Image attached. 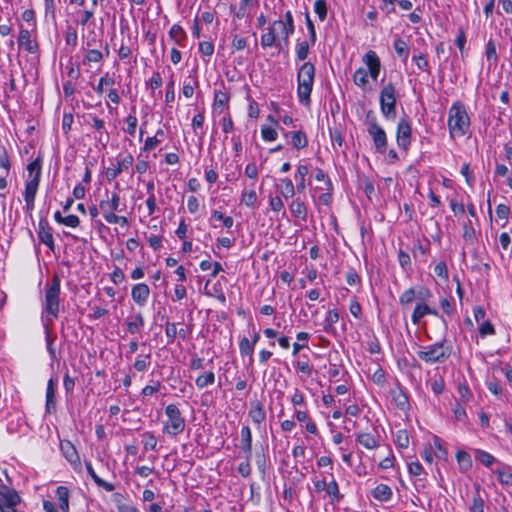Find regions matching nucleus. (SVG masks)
Returning a JSON list of instances; mask_svg holds the SVG:
<instances>
[{"instance_id": "obj_47", "label": "nucleus", "mask_w": 512, "mask_h": 512, "mask_svg": "<svg viewBox=\"0 0 512 512\" xmlns=\"http://www.w3.org/2000/svg\"><path fill=\"white\" fill-rule=\"evenodd\" d=\"M257 199L258 196L254 189L245 190L241 194L240 203L251 208L255 206Z\"/></svg>"}, {"instance_id": "obj_51", "label": "nucleus", "mask_w": 512, "mask_h": 512, "mask_svg": "<svg viewBox=\"0 0 512 512\" xmlns=\"http://www.w3.org/2000/svg\"><path fill=\"white\" fill-rule=\"evenodd\" d=\"M125 123L127 127L124 129V131L130 136H134L138 125L137 117L135 115L130 114L125 118Z\"/></svg>"}, {"instance_id": "obj_20", "label": "nucleus", "mask_w": 512, "mask_h": 512, "mask_svg": "<svg viewBox=\"0 0 512 512\" xmlns=\"http://www.w3.org/2000/svg\"><path fill=\"white\" fill-rule=\"evenodd\" d=\"M293 17L291 12H286L283 19L276 20L273 22L270 32H293Z\"/></svg>"}, {"instance_id": "obj_35", "label": "nucleus", "mask_w": 512, "mask_h": 512, "mask_svg": "<svg viewBox=\"0 0 512 512\" xmlns=\"http://www.w3.org/2000/svg\"><path fill=\"white\" fill-rule=\"evenodd\" d=\"M456 460L459 466V470L461 472H467L472 468V458L471 456L464 450H459L456 453Z\"/></svg>"}, {"instance_id": "obj_64", "label": "nucleus", "mask_w": 512, "mask_h": 512, "mask_svg": "<svg viewBox=\"0 0 512 512\" xmlns=\"http://www.w3.org/2000/svg\"><path fill=\"white\" fill-rule=\"evenodd\" d=\"M470 509H471V512H485L484 511V501L480 497L479 494L474 496Z\"/></svg>"}, {"instance_id": "obj_3", "label": "nucleus", "mask_w": 512, "mask_h": 512, "mask_svg": "<svg viewBox=\"0 0 512 512\" xmlns=\"http://www.w3.org/2000/svg\"><path fill=\"white\" fill-rule=\"evenodd\" d=\"M363 62L367 69L360 67L353 74L354 84L361 89L365 90L368 85V75L373 80H376L380 74L381 63L375 51H368L364 57Z\"/></svg>"}, {"instance_id": "obj_33", "label": "nucleus", "mask_w": 512, "mask_h": 512, "mask_svg": "<svg viewBox=\"0 0 512 512\" xmlns=\"http://www.w3.org/2000/svg\"><path fill=\"white\" fill-rule=\"evenodd\" d=\"M392 495V489L386 484H379L372 491V496L381 502L389 501Z\"/></svg>"}, {"instance_id": "obj_58", "label": "nucleus", "mask_w": 512, "mask_h": 512, "mask_svg": "<svg viewBox=\"0 0 512 512\" xmlns=\"http://www.w3.org/2000/svg\"><path fill=\"white\" fill-rule=\"evenodd\" d=\"M479 334L481 337H486L488 335H494L495 329L492 323L489 320L483 321L479 326Z\"/></svg>"}, {"instance_id": "obj_7", "label": "nucleus", "mask_w": 512, "mask_h": 512, "mask_svg": "<svg viewBox=\"0 0 512 512\" xmlns=\"http://www.w3.org/2000/svg\"><path fill=\"white\" fill-rule=\"evenodd\" d=\"M165 416L166 420L163 425L164 433L171 436H177L184 431L186 421L175 404H169L166 406Z\"/></svg>"}, {"instance_id": "obj_62", "label": "nucleus", "mask_w": 512, "mask_h": 512, "mask_svg": "<svg viewBox=\"0 0 512 512\" xmlns=\"http://www.w3.org/2000/svg\"><path fill=\"white\" fill-rule=\"evenodd\" d=\"M232 45L236 50H243L247 45V38L243 34H234Z\"/></svg>"}, {"instance_id": "obj_42", "label": "nucleus", "mask_w": 512, "mask_h": 512, "mask_svg": "<svg viewBox=\"0 0 512 512\" xmlns=\"http://www.w3.org/2000/svg\"><path fill=\"white\" fill-rule=\"evenodd\" d=\"M248 414L251 420L256 424L262 423L266 417L265 411L260 403L253 404Z\"/></svg>"}, {"instance_id": "obj_5", "label": "nucleus", "mask_w": 512, "mask_h": 512, "mask_svg": "<svg viewBox=\"0 0 512 512\" xmlns=\"http://www.w3.org/2000/svg\"><path fill=\"white\" fill-rule=\"evenodd\" d=\"M417 355L422 361L428 364L442 363L450 357L451 347L447 345L444 340L421 347Z\"/></svg>"}, {"instance_id": "obj_34", "label": "nucleus", "mask_w": 512, "mask_h": 512, "mask_svg": "<svg viewBox=\"0 0 512 512\" xmlns=\"http://www.w3.org/2000/svg\"><path fill=\"white\" fill-rule=\"evenodd\" d=\"M392 399L395 405L402 411L409 408V400L407 394L401 389L392 390Z\"/></svg>"}, {"instance_id": "obj_13", "label": "nucleus", "mask_w": 512, "mask_h": 512, "mask_svg": "<svg viewBox=\"0 0 512 512\" xmlns=\"http://www.w3.org/2000/svg\"><path fill=\"white\" fill-rule=\"evenodd\" d=\"M411 131L410 122L406 118L400 119L397 124L396 142L403 150H407L411 144Z\"/></svg>"}, {"instance_id": "obj_36", "label": "nucleus", "mask_w": 512, "mask_h": 512, "mask_svg": "<svg viewBox=\"0 0 512 512\" xmlns=\"http://www.w3.org/2000/svg\"><path fill=\"white\" fill-rule=\"evenodd\" d=\"M136 45L135 42H133L131 36L128 34L126 37H122L121 40V46L118 50V55L120 59H126L131 55L132 49Z\"/></svg>"}, {"instance_id": "obj_54", "label": "nucleus", "mask_w": 512, "mask_h": 512, "mask_svg": "<svg viewBox=\"0 0 512 512\" xmlns=\"http://www.w3.org/2000/svg\"><path fill=\"white\" fill-rule=\"evenodd\" d=\"M143 444L145 450H155L157 447V439L151 432H145L143 434Z\"/></svg>"}, {"instance_id": "obj_24", "label": "nucleus", "mask_w": 512, "mask_h": 512, "mask_svg": "<svg viewBox=\"0 0 512 512\" xmlns=\"http://www.w3.org/2000/svg\"><path fill=\"white\" fill-rule=\"evenodd\" d=\"M17 41L19 47L29 53H36L38 50V43L36 41L35 34H19Z\"/></svg>"}, {"instance_id": "obj_52", "label": "nucleus", "mask_w": 512, "mask_h": 512, "mask_svg": "<svg viewBox=\"0 0 512 512\" xmlns=\"http://www.w3.org/2000/svg\"><path fill=\"white\" fill-rule=\"evenodd\" d=\"M394 48H395L396 53L400 57H402L404 61H406L408 58V54H409V50H408L406 42H404L401 39H396L394 42Z\"/></svg>"}, {"instance_id": "obj_30", "label": "nucleus", "mask_w": 512, "mask_h": 512, "mask_svg": "<svg viewBox=\"0 0 512 512\" xmlns=\"http://www.w3.org/2000/svg\"><path fill=\"white\" fill-rule=\"evenodd\" d=\"M56 500L59 508L63 512L69 511V490L65 486H58L55 491Z\"/></svg>"}, {"instance_id": "obj_25", "label": "nucleus", "mask_w": 512, "mask_h": 512, "mask_svg": "<svg viewBox=\"0 0 512 512\" xmlns=\"http://www.w3.org/2000/svg\"><path fill=\"white\" fill-rule=\"evenodd\" d=\"M356 441L368 450H373L379 447V440L372 433L360 432L356 435Z\"/></svg>"}, {"instance_id": "obj_23", "label": "nucleus", "mask_w": 512, "mask_h": 512, "mask_svg": "<svg viewBox=\"0 0 512 512\" xmlns=\"http://www.w3.org/2000/svg\"><path fill=\"white\" fill-rule=\"evenodd\" d=\"M88 118L91 120V125L94 129H96L99 133V137L97 138L99 142L106 146L109 136L108 132L105 129V122L95 115H88Z\"/></svg>"}, {"instance_id": "obj_19", "label": "nucleus", "mask_w": 512, "mask_h": 512, "mask_svg": "<svg viewBox=\"0 0 512 512\" xmlns=\"http://www.w3.org/2000/svg\"><path fill=\"white\" fill-rule=\"evenodd\" d=\"M230 95L225 91H215L213 102V113L222 114L228 109Z\"/></svg>"}, {"instance_id": "obj_27", "label": "nucleus", "mask_w": 512, "mask_h": 512, "mask_svg": "<svg viewBox=\"0 0 512 512\" xmlns=\"http://www.w3.org/2000/svg\"><path fill=\"white\" fill-rule=\"evenodd\" d=\"M284 137L290 138V144L298 150L308 145L306 134L302 131L285 132Z\"/></svg>"}, {"instance_id": "obj_43", "label": "nucleus", "mask_w": 512, "mask_h": 512, "mask_svg": "<svg viewBox=\"0 0 512 512\" xmlns=\"http://www.w3.org/2000/svg\"><path fill=\"white\" fill-rule=\"evenodd\" d=\"M295 369L306 375L310 376L313 371V366L310 364L309 359L307 355H302L295 363H294Z\"/></svg>"}, {"instance_id": "obj_4", "label": "nucleus", "mask_w": 512, "mask_h": 512, "mask_svg": "<svg viewBox=\"0 0 512 512\" xmlns=\"http://www.w3.org/2000/svg\"><path fill=\"white\" fill-rule=\"evenodd\" d=\"M314 76H315V67L310 62L304 63L298 71L297 95H298L299 101L302 104L308 105L310 102V95H311L312 88H313Z\"/></svg>"}, {"instance_id": "obj_17", "label": "nucleus", "mask_w": 512, "mask_h": 512, "mask_svg": "<svg viewBox=\"0 0 512 512\" xmlns=\"http://www.w3.org/2000/svg\"><path fill=\"white\" fill-rule=\"evenodd\" d=\"M150 296V289L145 283L135 284L131 289V297L138 306H144Z\"/></svg>"}, {"instance_id": "obj_28", "label": "nucleus", "mask_w": 512, "mask_h": 512, "mask_svg": "<svg viewBox=\"0 0 512 512\" xmlns=\"http://www.w3.org/2000/svg\"><path fill=\"white\" fill-rule=\"evenodd\" d=\"M241 450L245 453L246 458L250 459L252 454V433L248 426L241 429Z\"/></svg>"}, {"instance_id": "obj_44", "label": "nucleus", "mask_w": 512, "mask_h": 512, "mask_svg": "<svg viewBox=\"0 0 512 512\" xmlns=\"http://www.w3.org/2000/svg\"><path fill=\"white\" fill-rule=\"evenodd\" d=\"M280 182L283 187L280 190L281 195L285 199L293 198L297 189H296V185L293 184L292 180L290 178H283L280 180Z\"/></svg>"}, {"instance_id": "obj_11", "label": "nucleus", "mask_w": 512, "mask_h": 512, "mask_svg": "<svg viewBox=\"0 0 512 512\" xmlns=\"http://www.w3.org/2000/svg\"><path fill=\"white\" fill-rule=\"evenodd\" d=\"M20 503V496L18 493L9 488L2 487L0 489V511L1 512H18L15 507Z\"/></svg>"}, {"instance_id": "obj_61", "label": "nucleus", "mask_w": 512, "mask_h": 512, "mask_svg": "<svg viewBox=\"0 0 512 512\" xmlns=\"http://www.w3.org/2000/svg\"><path fill=\"white\" fill-rule=\"evenodd\" d=\"M199 51L205 57H210L214 52V45L211 41H201L199 43Z\"/></svg>"}, {"instance_id": "obj_45", "label": "nucleus", "mask_w": 512, "mask_h": 512, "mask_svg": "<svg viewBox=\"0 0 512 512\" xmlns=\"http://www.w3.org/2000/svg\"><path fill=\"white\" fill-rule=\"evenodd\" d=\"M163 138L164 131L162 129H158L153 137H148L145 140L143 147L144 151H151L156 148L157 145L162 142Z\"/></svg>"}, {"instance_id": "obj_37", "label": "nucleus", "mask_w": 512, "mask_h": 512, "mask_svg": "<svg viewBox=\"0 0 512 512\" xmlns=\"http://www.w3.org/2000/svg\"><path fill=\"white\" fill-rule=\"evenodd\" d=\"M258 6V0H241L238 9L235 11V16L239 19L244 18L250 14V11Z\"/></svg>"}, {"instance_id": "obj_18", "label": "nucleus", "mask_w": 512, "mask_h": 512, "mask_svg": "<svg viewBox=\"0 0 512 512\" xmlns=\"http://www.w3.org/2000/svg\"><path fill=\"white\" fill-rule=\"evenodd\" d=\"M289 210L293 217L301 219L302 221L307 220L308 208L300 197L292 199L289 203Z\"/></svg>"}, {"instance_id": "obj_38", "label": "nucleus", "mask_w": 512, "mask_h": 512, "mask_svg": "<svg viewBox=\"0 0 512 512\" xmlns=\"http://www.w3.org/2000/svg\"><path fill=\"white\" fill-rule=\"evenodd\" d=\"M215 383V374L213 371H207L197 376L195 385L198 389H204Z\"/></svg>"}, {"instance_id": "obj_50", "label": "nucleus", "mask_w": 512, "mask_h": 512, "mask_svg": "<svg viewBox=\"0 0 512 512\" xmlns=\"http://www.w3.org/2000/svg\"><path fill=\"white\" fill-rule=\"evenodd\" d=\"M269 207L273 212H282V216H286V212L284 210V203L279 196H273L269 198Z\"/></svg>"}, {"instance_id": "obj_29", "label": "nucleus", "mask_w": 512, "mask_h": 512, "mask_svg": "<svg viewBox=\"0 0 512 512\" xmlns=\"http://www.w3.org/2000/svg\"><path fill=\"white\" fill-rule=\"evenodd\" d=\"M38 237L39 240L47 245L50 250H54V239L51 228L46 223H39Z\"/></svg>"}, {"instance_id": "obj_12", "label": "nucleus", "mask_w": 512, "mask_h": 512, "mask_svg": "<svg viewBox=\"0 0 512 512\" xmlns=\"http://www.w3.org/2000/svg\"><path fill=\"white\" fill-rule=\"evenodd\" d=\"M105 199H102L99 203V209L106 220L108 222L111 218V216L115 215V211H119L120 207V196L117 192L111 193L109 195L108 193L105 194Z\"/></svg>"}, {"instance_id": "obj_15", "label": "nucleus", "mask_w": 512, "mask_h": 512, "mask_svg": "<svg viewBox=\"0 0 512 512\" xmlns=\"http://www.w3.org/2000/svg\"><path fill=\"white\" fill-rule=\"evenodd\" d=\"M426 315H434L436 317L439 316L438 312L435 309H432L427 303L426 300H419L416 303V306L411 315V321L413 324L418 325L423 317Z\"/></svg>"}, {"instance_id": "obj_49", "label": "nucleus", "mask_w": 512, "mask_h": 512, "mask_svg": "<svg viewBox=\"0 0 512 512\" xmlns=\"http://www.w3.org/2000/svg\"><path fill=\"white\" fill-rule=\"evenodd\" d=\"M296 337L302 343L295 342L293 344V351H292L293 356H297L303 348L307 347V342L309 340L310 335L307 332H299V333H297Z\"/></svg>"}, {"instance_id": "obj_57", "label": "nucleus", "mask_w": 512, "mask_h": 512, "mask_svg": "<svg viewBox=\"0 0 512 512\" xmlns=\"http://www.w3.org/2000/svg\"><path fill=\"white\" fill-rule=\"evenodd\" d=\"M434 273L437 277L446 281L449 276L446 263L444 261L437 263L434 267Z\"/></svg>"}, {"instance_id": "obj_32", "label": "nucleus", "mask_w": 512, "mask_h": 512, "mask_svg": "<svg viewBox=\"0 0 512 512\" xmlns=\"http://www.w3.org/2000/svg\"><path fill=\"white\" fill-rule=\"evenodd\" d=\"M325 492L332 504L338 503L343 497V495L340 493L338 483L334 477H332V479L327 483Z\"/></svg>"}, {"instance_id": "obj_6", "label": "nucleus", "mask_w": 512, "mask_h": 512, "mask_svg": "<svg viewBox=\"0 0 512 512\" xmlns=\"http://www.w3.org/2000/svg\"><path fill=\"white\" fill-rule=\"evenodd\" d=\"M27 170L28 178L25 183L24 200L26 203V208L28 210H33L35 196L40 182L41 166L37 161H34L28 165Z\"/></svg>"}, {"instance_id": "obj_16", "label": "nucleus", "mask_w": 512, "mask_h": 512, "mask_svg": "<svg viewBox=\"0 0 512 512\" xmlns=\"http://www.w3.org/2000/svg\"><path fill=\"white\" fill-rule=\"evenodd\" d=\"M134 162V158L131 154L126 155L123 159L117 162L116 167H109L106 170V177L109 181L114 180L122 172L127 171Z\"/></svg>"}, {"instance_id": "obj_31", "label": "nucleus", "mask_w": 512, "mask_h": 512, "mask_svg": "<svg viewBox=\"0 0 512 512\" xmlns=\"http://www.w3.org/2000/svg\"><path fill=\"white\" fill-rule=\"evenodd\" d=\"M85 466L88 474L99 487H102L107 492H111L115 489V486L112 483L104 481L96 474L90 461H85Z\"/></svg>"}, {"instance_id": "obj_39", "label": "nucleus", "mask_w": 512, "mask_h": 512, "mask_svg": "<svg viewBox=\"0 0 512 512\" xmlns=\"http://www.w3.org/2000/svg\"><path fill=\"white\" fill-rule=\"evenodd\" d=\"M498 476L502 485L512 486V468L504 465L502 468L493 471Z\"/></svg>"}, {"instance_id": "obj_63", "label": "nucleus", "mask_w": 512, "mask_h": 512, "mask_svg": "<svg viewBox=\"0 0 512 512\" xmlns=\"http://www.w3.org/2000/svg\"><path fill=\"white\" fill-rule=\"evenodd\" d=\"M499 242H500L501 248L504 251L512 252L511 237L507 232H503L500 234Z\"/></svg>"}, {"instance_id": "obj_56", "label": "nucleus", "mask_w": 512, "mask_h": 512, "mask_svg": "<svg viewBox=\"0 0 512 512\" xmlns=\"http://www.w3.org/2000/svg\"><path fill=\"white\" fill-rule=\"evenodd\" d=\"M309 52V44L306 41L298 42L296 55L297 59L303 61L307 58Z\"/></svg>"}, {"instance_id": "obj_41", "label": "nucleus", "mask_w": 512, "mask_h": 512, "mask_svg": "<svg viewBox=\"0 0 512 512\" xmlns=\"http://www.w3.org/2000/svg\"><path fill=\"white\" fill-rule=\"evenodd\" d=\"M255 346L253 343L250 342V339L243 337L239 341V350L240 354L242 356H248L249 357V363H253V353H254Z\"/></svg>"}, {"instance_id": "obj_46", "label": "nucleus", "mask_w": 512, "mask_h": 512, "mask_svg": "<svg viewBox=\"0 0 512 512\" xmlns=\"http://www.w3.org/2000/svg\"><path fill=\"white\" fill-rule=\"evenodd\" d=\"M475 458L477 461L488 468L496 462V458L492 454L481 449L475 450Z\"/></svg>"}, {"instance_id": "obj_55", "label": "nucleus", "mask_w": 512, "mask_h": 512, "mask_svg": "<svg viewBox=\"0 0 512 512\" xmlns=\"http://www.w3.org/2000/svg\"><path fill=\"white\" fill-rule=\"evenodd\" d=\"M261 136L264 141L271 142L275 141L278 137L277 131L269 126H262L261 128Z\"/></svg>"}, {"instance_id": "obj_21", "label": "nucleus", "mask_w": 512, "mask_h": 512, "mask_svg": "<svg viewBox=\"0 0 512 512\" xmlns=\"http://www.w3.org/2000/svg\"><path fill=\"white\" fill-rule=\"evenodd\" d=\"M144 323V317L141 312L130 315L125 321L127 331L131 334L139 333L143 329Z\"/></svg>"}, {"instance_id": "obj_59", "label": "nucleus", "mask_w": 512, "mask_h": 512, "mask_svg": "<svg viewBox=\"0 0 512 512\" xmlns=\"http://www.w3.org/2000/svg\"><path fill=\"white\" fill-rule=\"evenodd\" d=\"M314 10L319 19L324 20L327 15L326 2L324 0H316L314 3Z\"/></svg>"}, {"instance_id": "obj_48", "label": "nucleus", "mask_w": 512, "mask_h": 512, "mask_svg": "<svg viewBox=\"0 0 512 512\" xmlns=\"http://www.w3.org/2000/svg\"><path fill=\"white\" fill-rule=\"evenodd\" d=\"M339 321V313L337 310H329L325 317L324 329L327 333H331L334 330V324Z\"/></svg>"}, {"instance_id": "obj_26", "label": "nucleus", "mask_w": 512, "mask_h": 512, "mask_svg": "<svg viewBox=\"0 0 512 512\" xmlns=\"http://www.w3.org/2000/svg\"><path fill=\"white\" fill-rule=\"evenodd\" d=\"M55 390H56V381L51 378L47 383L46 389V412L51 414L56 410V401H55Z\"/></svg>"}, {"instance_id": "obj_60", "label": "nucleus", "mask_w": 512, "mask_h": 512, "mask_svg": "<svg viewBox=\"0 0 512 512\" xmlns=\"http://www.w3.org/2000/svg\"><path fill=\"white\" fill-rule=\"evenodd\" d=\"M396 444L400 448H407L409 445V437L406 430H399L396 434Z\"/></svg>"}, {"instance_id": "obj_10", "label": "nucleus", "mask_w": 512, "mask_h": 512, "mask_svg": "<svg viewBox=\"0 0 512 512\" xmlns=\"http://www.w3.org/2000/svg\"><path fill=\"white\" fill-rule=\"evenodd\" d=\"M432 296L431 291L428 288L417 286L411 287L405 290L399 297V303L402 306H408L413 301L427 300Z\"/></svg>"}, {"instance_id": "obj_53", "label": "nucleus", "mask_w": 512, "mask_h": 512, "mask_svg": "<svg viewBox=\"0 0 512 512\" xmlns=\"http://www.w3.org/2000/svg\"><path fill=\"white\" fill-rule=\"evenodd\" d=\"M150 358V354H147L145 356L139 355L134 362V368L140 372L145 371L150 365Z\"/></svg>"}, {"instance_id": "obj_14", "label": "nucleus", "mask_w": 512, "mask_h": 512, "mask_svg": "<svg viewBox=\"0 0 512 512\" xmlns=\"http://www.w3.org/2000/svg\"><path fill=\"white\" fill-rule=\"evenodd\" d=\"M60 450L65 459L71 464L75 471H80L81 461L75 446L68 440L60 442Z\"/></svg>"}, {"instance_id": "obj_1", "label": "nucleus", "mask_w": 512, "mask_h": 512, "mask_svg": "<svg viewBox=\"0 0 512 512\" xmlns=\"http://www.w3.org/2000/svg\"><path fill=\"white\" fill-rule=\"evenodd\" d=\"M61 281L55 274L51 281L45 284L44 300L42 302V315L47 321L52 322L59 316Z\"/></svg>"}, {"instance_id": "obj_9", "label": "nucleus", "mask_w": 512, "mask_h": 512, "mask_svg": "<svg viewBox=\"0 0 512 512\" xmlns=\"http://www.w3.org/2000/svg\"><path fill=\"white\" fill-rule=\"evenodd\" d=\"M367 132L373 140L376 152L385 153L387 151L388 138L385 130L378 124L375 117L367 120Z\"/></svg>"}, {"instance_id": "obj_2", "label": "nucleus", "mask_w": 512, "mask_h": 512, "mask_svg": "<svg viewBox=\"0 0 512 512\" xmlns=\"http://www.w3.org/2000/svg\"><path fill=\"white\" fill-rule=\"evenodd\" d=\"M448 128L451 138L465 136L470 128V118L460 102H455L449 109Z\"/></svg>"}, {"instance_id": "obj_40", "label": "nucleus", "mask_w": 512, "mask_h": 512, "mask_svg": "<svg viewBox=\"0 0 512 512\" xmlns=\"http://www.w3.org/2000/svg\"><path fill=\"white\" fill-rule=\"evenodd\" d=\"M462 237L467 244L473 245L476 242V231L473 227L472 221L468 219L463 223Z\"/></svg>"}, {"instance_id": "obj_8", "label": "nucleus", "mask_w": 512, "mask_h": 512, "mask_svg": "<svg viewBox=\"0 0 512 512\" xmlns=\"http://www.w3.org/2000/svg\"><path fill=\"white\" fill-rule=\"evenodd\" d=\"M380 111L387 120L396 118L397 95L396 88L393 83L385 84L379 95Z\"/></svg>"}, {"instance_id": "obj_22", "label": "nucleus", "mask_w": 512, "mask_h": 512, "mask_svg": "<svg viewBox=\"0 0 512 512\" xmlns=\"http://www.w3.org/2000/svg\"><path fill=\"white\" fill-rule=\"evenodd\" d=\"M309 174V167L306 164H299L296 167L294 178L296 180V189L298 193H303L306 189V176Z\"/></svg>"}]
</instances>
